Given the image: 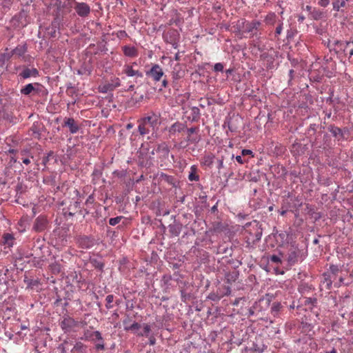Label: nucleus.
<instances>
[{
  "instance_id": "nucleus-44",
  "label": "nucleus",
  "mask_w": 353,
  "mask_h": 353,
  "mask_svg": "<svg viewBox=\"0 0 353 353\" xmlns=\"http://www.w3.org/2000/svg\"><path fill=\"white\" fill-rule=\"evenodd\" d=\"M56 28H57V26H56V25L54 24V23H52V27H51L52 30H51V32H50V36H51L52 37H56Z\"/></svg>"
},
{
  "instance_id": "nucleus-14",
  "label": "nucleus",
  "mask_w": 353,
  "mask_h": 353,
  "mask_svg": "<svg viewBox=\"0 0 353 353\" xmlns=\"http://www.w3.org/2000/svg\"><path fill=\"white\" fill-rule=\"evenodd\" d=\"M12 54L16 57L20 58L23 57L24 58V54L28 51V47L26 43H23L18 45L14 49L12 50Z\"/></svg>"
},
{
  "instance_id": "nucleus-54",
  "label": "nucleus",
  "mask_w": 353,
  "mask_h": 353,
  "mask_svg": "<svg viewBox=\"0 0 353 353\" xmlns=\"http://www.w3.org/2000/svg\"><path fill=\"white\" fill-rule=\"evenodd\" d=\"M254 350L255 352H262L263 351V348L261 349V348H259V347L256 346V347H254Z\"/></svg>"
},
{
  "instance_id": "nucleus-13",
  "label": "nucleus",
  "mask_w": 353,
  "mask_h": 353,
  "mask_svg": "<svg viewBox=\"0 0 353 353\" xmlns=\"http://www.w3.org/2000/svg\"><path fill=\"white\" fill-rule=\"evenodd\" d=\"M123 325H124V330L125 331H130L136 334H137V333L139 332V330L141 327V325L137 322H134L132 324H129V320H125L123 321Z\"/></svg>"
},
{
  "instance_id": "nucleus-3",
  "label": "nucleus",
  "mask_w": 353,
  "mask_h": 353,
  "mask_svg": "<svg viewBox=\"0 0 353 353\" xmlns=\"http://www.w3.org/2000/svg\"><path fill=\"white\" fill-rule=\"evenodd\" d=\"M243 32L249 33L252 37L256 34V31L261 25V23L259 21L254 20L252 21H244L242 22Z\"/></svg>"
},
{
  "instance_id": "nucleus-38",
  "label": "nucleus",
  "mask_w": 353,
  "mask_h": 353,
  "mask_svg": "<svg viewBox=\"0 0 353 353\" xmlns=\"http://www.w3.org/2000/svg\"><path fill=\"white\" fill-rule=\"evenodd\" d=\"M223 290H224L223 292H220L221 294H220L219 299L221 297L223 296L224 295H229L231 292V289L229 286H224ZM219 291H221V289H219Z\"/></svg>"
},
{
  "instance_id": "nucleus-19",
  "label": "nucleus",
  "mask_w": 353,
  "mask_h": 353,
  "mask_svg": "<svg viewBox=\"0 0 353 353\" xmlns=\"http://www.w3.org/2000/svg\"><path fill=\"white\" fill-rule=\"evenodd\" d=\"M87 346L81 342H77L72 349L71 353H87Z\"/></svg>"
},
{
  "instance_id": "nucleus-10",
  "label": "nucleus",
  "mask_w": 353,
  "mask_h": 353,
  "mask_svg": "<svg viewBox=\"0 0 353 353\" xmlns=\"http://www.w3.org/2000/svg\"><path fill=\"white\" fill-rule=\"evenodd\" d=\"M185 125L180 122L174 123L169 128H168V134L169 137L171 138L174 137L176 132H181L185 130Z\"/></svg>"
},
{
  "instance_id": "nucleus-9",
  "label": "nucleus",
  "mask_w": 353,
  "mask_h": 353,
  "mask_svg": "<svg viewBox=\"0 0 353 353\" xmlns=\"http://www.w3.org/2000/svg\"><path fill=\"white\" fill-rule=\"evenodd\" d=\"M42 129L43 125L41 123L34 122L29 129L28 134L32 138L39 139Z\"/></svg>"
},
{
  "instance_id": "nucleus-2",
  "label": "nucleus",
  "mask_w": 353,
  "mask_h": 353,
  "mask_svg": "<svg viewBox=\"0 0 353 353\" xmlns=\"http://www.w3.org/2000/svg\"><path fill=\"white\" fill-rule=\"evenodd\" d=\"M335 50L342 51L345 56L350 59L353 56V40L350 41H335Z\"/></svg>"
},
{
  "instance_id": "nucleus-40",
  "label": "nucleus",
  "mask_w": 353,
  "mask_h": 353,
  "mask_svg": "<svg viewBox=\"0 0 353 353\" xmlns=\"http://www.w3.org/2000/svg\"><path fill=\"white\" fill-rule=\"evenodd\" d=\"M214 70L216 72H222L223 70V65L221 63H217L214 65Z\"/></svg>"
},
{
  "instance_id": "nucleus-4",
  "label": "nucleus",
  "mask_w": 353,
  "mask_h": 353,
  "mask_svg": "<svg viewBox=\"0 0 353 353\" xmlns=\"http://www.w3.org/2000/svg\"><path fill=\"white\" fill-rule=\"evenodd\" d=\"M60 325L65 332H68L74 330L75 327H78L79 322L71 317L67 316L63 318Z\"/></svg>"
},
{
  "instance_id": "nucleus-56",
  "label": "nucleus",
  "mask_w": 353,
  "mask_h": 353,
  "mask_svg": "<svg viewBox=\"0 0 353 353\" xmlns=\"http://www.w3.org/2000/svg\"><path fill=\"white\" fill-rule=\"evenodd\" d=\"M305 10L311 12L312 11V8L310 6H306Z\"/></svg>"
},
{
  "instance_id": "nucleus-21",
  "label": "nucleus",
  "mask_w": 353,
  "mask_h": 353,
  "mask_svg": "<svg viewBox=\"0 0 353 353\" xmlns=\"http://www.w3.org/2000/svg\"><path fill=\"white\" fill-rule=\"evenodd\" d=\"M14 238L12 234L6 233L3 236V243L8 248L14 245Z\"/></svg>"
},
{
  "instance_id": "nucleus-15",
  "label": "nucleus",
  "mask_w": 353,
  "mask_h": 353,
  "mask_svg": "<svg viewBox=\"0 0 353 353\" xmlns=\"http://www.w3.org/2000/svg\"><path fill=\"white\" fill-rule=\"evenodd\" d=\"M39 75V71L37 68H26L20 74L19 76L23 79H28L31 77H36Z\"/></svg>"
},
{
  "instance_id": "nucleus-47",
  "label": "nucleus",
  "mask_w": 353,
  "mask_h": 353,
  "mask_svg": "<svg viewBox=\"0 0 353 353\" xmlns=\"http://www.w3.org/2000/svg\"><path fill=\"white\" fill-rule=\"evenodd\" d=\"M252 154V152L250 150L244 149L241 151V154L243 156H246V155Z\"/></svg>"
},
{
  "instance_id": "nucleus-48",
  "label": "nucleus",
  "mask_w": 353,
  "mask_h": 353,
  "mask_svg": "<svg viewBox=\"0 0 353 353\" xmlns=\"http://www.w3.org/2000/svg\"><path fill=\"white\" fill-rule=\"evenodd\" d=\"M149 343H150V345H154L155 344L156 339H155L154 336H150Z\"/></svg>"
},
{
  "instance_id": "nucleus-45",
  "label": "nucleus",
  "mask_w": 353,
  "mask_h": 353,
  "mask_svg": "<svg viewBox=\"0 0 353 353\" xmlns=\"http://www.w3.org/2000/svg\"><path fill=\"white\" fill-rule=\"evenodd\" d=\"M316 302V299H312V298H307L305 301V303L307 305V304H312V305H314L315 303Z\"/></svg>"
},
{
  "instance_id": "nucleus-27",
  "label": "nucleus",
  "mask_w": 353,
  "mask_h": 353,
  "mask_svg": "<svg viewBox=\"0 0 353 353\" xmlns=\"http://www.w3.org/2000/svg\"><path fill=\"white\" fill-rule=\"evenodd\" d=\"M157 151L163 153L164 157H168L170 152L168 147L165 143L159 145Z\"/></svg>"
},
{
  "instance_id": "nucleus-30",
  "label": "nucleus",
  "mask_w": 353,
  "mask_h": 353,
  "mask_svg": "<svg viewBox=\"0 0 353 353\" xmlns=\"http://www.w3.org/2000/svg\"><path fill=\"white\" fill-rule=\"evenodd\" d=\"M143 332H139V333H137V335L139 336H148L149 332L151 331L150 326L148 324L143 323Z\"/></svg>"
},
{
  "instance_id": "nucleus-28",
  "label": "nucleus",
  "mask_w": 353,
  "mask_h": 353,
  "mask_svg": "<svg viewBox=\"0 0 353 353\" xmlns=\"http://www.w3.org/2000/svg\"><path fill=\"white\" fill-rule=\"evenodd\" d=\"M311 15L314 19L319 20L322 18L323 12L318 9L314 8L311 12Z\"/></svg>"
},
{
  "instance_id": "nucleus-24",
  "label": "nucleus",
  "mask_w": 353,
  "mask_h": 353,
  "mask_svg": "<svg viewBox=\"0 0 353 353\" xmlns=\"http://www.w3.org/2000/svg\"><path fill=\"white\" fill-rule=\"evenodd\" d=\"M197 169L193 165L191 167V172L188 175V179L190 181H197L199 180V176L196 174Z\"/></svg>"
},
{
  "instance_id": "nucleus-63",
  "label": "nucleus",
  "mask_w": 353,
  "mask_h": 353,
  "mask_svg": "<svg viewBox=\"0 0 353 353\" xmlns=\"http://www.w3.org/2000/svg\"><path fill=\"white\" fill-rule=\"evenodd\" d=\"M238 303H239V301L236 300V301H235V302L234 303V305H238Z\"/></svg>"
},
{
  "instance_id": "nucleus-11",
  "label": "nucleus",
  "mask_w": 353,
  "mask_h": 353,
  "mask_svg": "<svg viewBox=\"0 0 353 353\" xmlns=\"http://www.w3.org/2000/svg\"><path fill=\"white\" fill-rule=\"evenodd\" d=\"M77 243L79 246L83 249H88L93 246V240L86 236H81L77 239Z\"/></svg>"
},
{
  "instance_id": "nucleus-34",
  "label": "nucleus",
  "mask_w": 353,
  "mask_h": 353,
  "mask_svg": "<svg viewBox=\"0 0 353 353\" xmlns=\"http://www.w3.org/2000/svg\"><path fill=\"white\" fill-rule=\"evenodd\" d=\"M114 295L112 294H109L106 296L105 298V301H106V305H105V307L106 308L108 309H110L112 307V305H111V303L114 301Z\"/></svg>"
},
{
  "instance_id": "nucleus-26",
  "label": "nucleus",
  "mask_w": 353,
  "mask_h": 353,
  "mask_svg": "<svg viewBox=\"0 0 353 353\" xmlns=\"http://www.w3.org/2000/svg\"><path fill=\"white\" fill-rule=\"evenodd\" d=\"M298 261V254L295 251H292L288 256V261L290 265L294 264Z\"/></svg>"
},
{
  "instance_id": "nucleus-57",
  "label": "nucleus",
  "mask_w": 353,
  "mask_h": 353,
  "mask_svg": "<svg viewBox=\"0 0 353 353\" xmlns=\"http://www.w3.org/2000/svg\"><path fill=\"white\" fill-rule=\"evenodd\" d=\"M304 19H305V17L304 16H299L298 21L299 22H303L304 21Z\"/></svg>"
},
{
  "instance_id": "nucleus-59",
  "label": "nucleus",
  "mask_w": 353,
  "mask_h": 353,
  "mask_svg": "<svg viewBox=\"0 0 353 353\" xmlns=\"http://www.w3.org/2000/svg\"><path fill=\"white\" fill-rule=\"evenodd\" d=\"M325 353H337V351L335 348H332V350L330 352H326Z\"/></svg>"
},
{
  "instance_id": "nucleus-22",
  "label": "nucleus",
  "mask_w": 353,
  "mask_h": 353,
  "mask_svg": "<svg viewBox=\"0 0 353 353\" xmlns=\"http://www.w3.org/2000/svg\"><path fill=\"white\" fill-rule=\"evenodd\" d=\"M347 1H349V0H334L332 2L333 9L339 11L341 8L346 6Z\"/></svg>"
},
{
  "instance_id": "nucleus-60",
  "label": "nucleus",
  "mask_w": 353,
  "mask_h": 353,
  "mask_svg": "<svg viewBox=\"0 0 353 353\" xmlns=\"http://www.w3.org/2000/svg\"><path fill=\"white\" fill-rule=\"evenodd\" d=\"M134 88V85H131L129 88H128V90H132Z\"/></svg>"
},
{
  "instance_id": "nucleus-18",
  "label": "nucleus",
  "mask_w": 353,
  "mask_h": 353,
  "mask_svg": "<svg viewBox=\"0 0 353 353\" xmlns=\"http://www.w3.org/2000/svg\"><path fill=\"white\" fill-rule=\"evenodd\" d=\"M34 85L39 86L40 85L39 83H28L26 85H25L23 88L21 89V93L23 95H29L33 92H37L38 90L34 87Z\"/></svg>"
},
{
  "instance_id": "nucleus-20",
  "label": "nucleus",
  "mask_w": 353,
  "mask_h": 353,
  "mask_svg": "<svg viewBox=\"0 0 353 353\" xmlns=\"http://www.w3.org/2000/svg\"><path fill=\"white\" fill-rule=\"evenodd\" d=\"M85 337L86 339L92 341H103L101 334L99 331H94L91 333H85Z\"/></svg>"
},
{
  "instance_id": "nucleus-5",
  "label": "nucleus",
  "mask_w": 353,
  "mask_h": 353,
  "mask_svg": "<svg viewBox=\"0 0 353 353\" xmlns=\"http://www.w3.org/2000/svg\"><path fill=\"white\" fill-rule=\"evenodd\" d=\"M164 72L161 67L158 64H154L152 66L151 69L146 72V75L151 77L154 81H159Z\"/></svg>"
},
{
  "instance_id": "nucleus-55",
  "label": "nucleus",
  "mask_w": 353,
  "mask_h": 353,
  "mask_svg": "<svg viewBox=\"0 0 353 353\" xmlns=\"http://www.w3.org/2000/svg\"><path fill=\"white\" fill-rule=\"evenodd\" d=\"M287 212V210L286 209H283V208L282 207L281 208V211L280 212L281 215V216H284Z\"/></svg>"
},
{
  "instance_id": "nucleus-43",
  "label": "nucleus",
  "mask_w": 353,
  "mask_h": 353,
  "mask_svg": "<svg viewBox=\"0 0 353 353\" xmlns=\"http://www.w3.org/2000/svg\"><path fill=\"white\" fill-rule=\"evenodd\" d=\"M329 3L330 0H318V4L322 7H326Z\"/></svg>"
},
{
  "instance_id": "nucleus-64",
  "label": "nucleus",
  "mask_w": 353,
  "mask_h": 353,
  "mask_svg": "<svg viewBox=\"0 0 353 353\" xmlns=\"http://www.w3.org/2000/svg\"><path fill=\"white\" fill-rule=\"evenodd\" d=\"M226 72L230 74L232 72V70H226Z\"/></svg>"
},
{
  "instance_id": "nucleus-35",
  "label": "nucleus",
  "mask_w": 353,
  "mask_h": 353,
  "mask_svg": "<svg viewBox=\"0 0 353 353\" xmlns=\"http://www.w3.org/2000/svg\"><path fill=\"white\" fill-rule=\"evenodd\" d=\"M50 268L54 273H59L61 271V265L54 262L50 265Z\"/></svg>"
},
{
  "instance_id": "nucleus-23",
  "label": "nucleus",
  "mask_w": 353,
  "mask_h": 353,
  "mask_svg": "<svg viewBox=\"0 0 353 353\" xmlns=\"http://www.w3.org/2000/svg\"><path fill=\"white\" fill-rule=\"evenodd\" d=\"M282 308V305L279 302H274L271 307V313L274 316H277Z\"/></svg>"
},
{
  "instance_id": "nucleus-52",
  "label": "nucleus",
  "mask_w": 353,
  "mask_h": 353,
  "mask_svg": "<svg viewBox=\"0 0 353 353\" xmlns=\"http://www.w3.org/2000/svg\"><path fill=\"white\" fill-rule=\"evenodd\" d=\"M23 163H25L26 165H28L30 163V161L29 159L25 158L23 159Z\"/></svg>"
},
{
  "instance_id": "nucleus-41",
  "label": "nucleus",
  "mask_w": 353,
  "mask_h": 353,
  "mask_svg": "<svg viewBox=\"0 0 353 353\" xmlns=\"http://www.w3.org/2000/svg\"><path fill=\"white\" fill-rule=\"evenodd\" d=\"M282 30H283V23H280L276 28L275 37H278L279 34H281Z\"/></svg>"
},
{
  "instance_id": "nucleus-39",
  "label": "nucleus",
  "mask_w": 353,
  "mask_h": 353,
  "mask_svg": "<svg viewBox=\"0 0 353 353\" xmlns=\"http://www.w3.org/2000/svg\"><path fill=\"white\" fill-rule=\"evenodd\" d=\"M99 343H97L95 345V348L97 350H103L105 348L104 342L103 341H98Z\"/></svg>"
},
{
  "instance_id": "nucleus-42",
  "label": "nucleus",
  "mask_w": 353,
  "mask_h": 353,
  "mask_svg": "<svg viewBox=\"0 0 353 353\" xmlns=\"http://www.w3.org/2000/svg\"><path fill=\"white\" fill-rule=\"evenodd\" d=\"M270 260L272 262L275 263H279L281 262L280 257L277 255L271 256Z\"/></svg>"
},
{
  "instance_id": "nucleus-33",
  "label": "nucleus",
  "mask_w": 353,
  "mask_h": 353,
  "mask_svg": "<svg viewBox=\"0 0 353 353\" xmlns=\"http://www.w3.org/2000/svg\"><path fill=\"white\" fill-rule=\"evenodd\" d=\"M1 56L4 60H9L14 56V54H12V50H9L8 48H6L5 52L1 54Z\"/></svg>"
},
{
  "instance_id": "nucleus-25",
  "label": "nucleus",
  "mask_w": 353,
  "mask_h": 353,
  "mask_svg": "<svg viewBox=\"0 0 353 353\" xmlns=\"http://www.w3.org/2000/svg\"><path fill=\"white\" fill-rule=\"evenodd\" d=\"M276 16L274 12L268 14L264 19V21L268 25H274L276 22Z\"/></svg>"
},
{
  "instance_id": "nucleus-51",
  "label": "nucleus",
  "mask_w": 353,
  "mask_h": 353,
  "mask_svg": "<svg viewBox=\"0 0 353 353\" xmlns=\"http://www.w3.org/2000/svg\"><path fill=\"white\" fill-rule=\"evenodd\" d=\"M223 166V159L219 160V167H218V168L220 169Z\"/></svg>"
},
{
  "instance_id": "nucleus-31",
  "label": "nucleus",
  "mask_w": 353,
  "mask_h": 353,
  "mask_svg": "<svg viewBox=\"0 0 353 353\" xmlns=\"http://www.w3.org/2000/svg\"><path fill=\"white\" fill-rule=\"evenodd\" d=\"M199 131V129L198 128L196 127H193V128H188V141H191V142H195L196 141V139H191V135L194 133H196Z\"/></svg>"
},
{
  "instance_id": "nucleus-8",
  "label": "nucleus",
  "mask_w": 353,
  "mask_h": 353,
  "mask_svg": "<svg viewBox=\"0 0 353 353\" xmlns=\"http://www.w3.org/2000/svg\"><path fill=\"white\" fill-rule=\"evenodd\" d=\"M62 126L68 128L71 134H75L79 130V126L77 122L71 117H65L63 120Z\"/></svg>"
},
{
  "instance_id": "nucleus-53",
  "label": "nucleus",
  "mask_w": 353,
  "mask_h": 353,
  "mask_svg": "<svg viewBox=\"0 0 353 353\" xmlns=\"http://www.w3.org/2000/svg\"><path fill=\"white\" fill-rule=\"evenodd\" d=\"M120 85V79L119 78L115 79V87Z\"/></svg>"
},
{
  "instance_id": "nucleus-58",
  "label": "nucleus",
  "mask_w": 353,
  "mask_h": 353,
  "mask_svg": "<svg viewBox=\"0 0 353 353\" xmlns=\"http://www.w3.org/2000/svg\"><path fill=\"white\" fill-rule=\"evenodd\" d=\"M132 127H133V124H132V123H128V124L126 125V128H127V129H128V130H129V129L132 128Z\"/></svg>"
},
{
  "instance_id": "nucleus-1",
  "label": "nucleus",
  "mask_w": 353,
  "mask_h": 353,
  "mask_svg": "<svg viewBox=\"0 0 353 353\" xmlns=\"http://www.w3.org/2000/svg\"><path fill=\"white\" fill-rule=\"evenodd\" d=\"M138 132L140 135L147 136L148 140L158 137L161 125L160 114L150 112L140 118L138 121Z\"/></svg>"
},
{
  "instance_id": "nucleus-49",
  "label": "nucleus",
  "mask_w": 353,
  "mask_h": 353,
  "mask_svg": "<svg viewBox=\"0 0 353 353\" xmlns=\"http://www.w3.org/2000/svg\"><path fill=\"white\" fill-rule=\"evenodd\" d=\"M236 160L240 164H243L244 163V161H243V159H242L241 156H236Z\"/></svg>"
},
{
  "instance_id": "nucleus-29",
  "label": "nucleus",
  "mask_w": 353,
  "mask_h": 353,
  "mask_svg": "<svg viewBox=\"0 0 353 353\" xmlns=\"http://www.w3.org/2000/svg\"><path fill=\"white\" fill-rule=\"evenodd\" d=\"M237 278V274L234 272L233 273H227L225 274V280L228 283H232V282L235 281Z\"/></svg>"
},
{
  "instance_id": "nucleus-32",
  "label": "nucleus",
  "mask_w": 353,
  "mask_h": 353,
  "mask_svg": "<svg viewBox=\"0 0 353 353\" xmlns=\"http://www.w3.org/2000/svg\"><path fill=\"white\" fill-rule=\"evenodd\" d=\"M329 130L333 134L334 137L342 134V131L341 128L336 126H330Z\"/></svg>"
},
{
  "instance_id": "nucleus-16",
  "label": "nucleus",
  "mask_w": 353,
  "mask_h": 353,
  "mask_svg": "<svg viewBox=\"0 0 353 353\" xmlns=\"http://www.w3.org/2000/svg\"><path fill=\"white\" fill-rule=\"evenodd\" d=\"M214 157V155L211 153L205 154L201 161V165L211 168L213 165Z\"/></svg>"
},
{
  "instance_id": "nucleus-6",
  "label": "nucleus",
  "mask_w": 353,
  "mask_h": 353,
  "mask_svg": "<svg viewBox=\"0 0 353 353\" xmlns=\"http://www.w3.org/2000/svg\"><path fill=\"white\" fill-rule=\"evenodd\" d=\"M74 8L77 14L81 17H87L91 11L89 5L84 2H75Z\"/></svg>"
},
{
  "instance_id": "nucleus-61",
  "label": "nucleus",
  "mask_w": 353,
  "mask_h": 353,
  "mask_svg": "<svg viewBox=\"0 0 353 353\" xmlns=\"http://www.w3.org/2000/svg\"><path fill=\"white\" fill-rule=\"evenodd\" d=\"M174 59H175V60H176V61L179 60V54H176L175 55Z\"/></svg>"
},
{
  "instance_id": "nucleus-36",
  "label": "nucleus",
  "mask_w": 353,
  "mask_h": 353,
  "mask_svg": "<svg viewBox=\"0 0 353 353\" xmlns=\"http://www.w3.org/2000/svg\"><path fill=\"white\" fill-rule=\"evenodd\" d=\"M122 218H123V216H117V217H114V218H111L109 220V224L111 225H115L118 224L121 221Z\"/></svg>"
},
{
  "instance_id": "nucleus-62",
  "label": "nucleus",
  "mask_w": 353,
  "mask_h": 353,
  "mask_svg": "<svg viewBox=\"0 0 353 353\" xmlns=\"http://www.w3.org/2000/svg\"><path fill=\"white\" fill-rule=\"evenodd\" d=\"M261 239V236L258 234L256 235V240H259Z\"/></svg>"
},
{
  "instance_id": "nucleus-7",
  "label": "nucleus",
  "mask_w": 353,
  "mask_h": 353,
  "mask_svg": "<svg viewBox=\"0 0 353 353\" xmlns=\"http://www.w3.org/2000/svg\"><path fill=\"white\" fill-rule=\"evenodd\" d=\"M48 224L47 218L43 215H40L34 221L33 230L37 232H42L47 228Z\"/></svg>"
},
{
  "instance_id": "nucleus-46",
  "label": "nucleus",
  "mask_w": 353,
  "mask_h": 353,
  "mask_svg": "<svg viewBox=\"0 0 353 353\" xmlns=\"http://www.w3.org/2000/svg\"><path fill=\"white\" fill-rule=\"evenodd\" d=\"M163 177H165V179L170 184L173 183L174 178L171 176H168L167 174L163 175Z\"/></svg>"
},
{
  "instance_id": "nucleus-17",
  "label": "nucleus",
  "mask_w": 353,
  "mask_h": 353,
  "mask_svg": "<svg viewBox=\"0 0 353 353\" xmlns=\"http://www.w3.org/2000/svg\"><path fill=\"white\" fill-rule=\"evenodd\" d=\"M122 50L123 54L128 57H137L139 54L138 50L134 46H124Z\"/></svg>"
},
{
  "instance_id": "nucleus-50",
  "label": "nucleus",
  "mask_w": 353,
  "mask_h": 353,
  "mask_svg": "<svg viewBox=\"0 0 353 353\" xmlns=\"http://www.w3.org/2000/svg\"><path fill=\"white\" fill-rule=\"evenodd\" d=\"M168 81H167L165 79H164L162 81V86H163V88H166V87L168 86Z\"/></svg>"
},
{
  "instance_id": "nucleus-12",
  "label": "nucleus",
  "mask_w": 353,
  "mask_h": 353,
  "mask_svg": "<svg viewBox=\"0 0 353 353\" xmlns=\"http://www.w3.org/2000/svg\"><path fill=\"white\" fill-rule=\"evenodd\" d=\"M123 72L128 77H142L143 74L137 70H134L132 65L125 64L123 68Z\"/></svg>"
},
{
  "instance_id": "nucleus-37",
  "label": "nucleus",
  "mask_w": 353,
  "mask_h": 353,
  "mask_svg": "<svg viewBox=\"0 0 353 353\" xmlns=\"http://www.w3.org/2000/svg\"><path fill=\"white\" fill-rule=\"evenodd\" d=\"M91 263H92L93 266L95 268H98V269L101 270L103 268V264L101 262H100V261H97L96 259L92 260Z\"/></svg>"
}]
</instances>
